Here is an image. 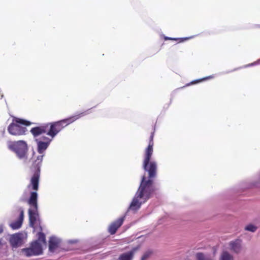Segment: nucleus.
<instances>
[{
	"label": "nucleus",
	"mask_w": 260,
	"mask_h": 260,
	"mask_svg": "<svg viewBox=\"0 0 260 260\" xmlns=\"http://www.w3.org/2000/svg\"><path fill=\"white\" fill-rule=\"evenodd\" d=\"M157 118L155 123L153 125V131L151 133L148 146L145 149L142 168L145 172L148 173V176L145 174L142 175L141 178L140 185L157 192L159 189L158 185L154 183V179L157 176V165L155 161L152 160L151 158L153 151L154 142L153 139L156 128V124L158 120Z\"/></svg>",
	"instance_id": "nucleus-1"
},
{
	"label": "nucleus",
	"mask_w": 260,
	"mask_h": 260,
	"mask_svg": "<svg viewBox=\"0 0 260 260\" xmlns=\"http://www.w3.org/2000/svg\"><path fill=\"white\" fill-rule=\"evenodd\" d=\"M156 191L139 185L125 213L109 225L108 232L110 234L113 235L116 233L118 229L123 224L128 212L133 211L136 213L138 211L142 206L156 196Z\"/></svg>",
	"instance_id": "nucleus-2"
},
{
	"label": "nucleus",
	"mask_w": 260,
	"mask_h": 260,
	"mask_svg": "<svg viewBox=\"0 0 260 260\" xmlns=\"http://www.w3.org/2000/svg\"><path fill=\"white\" fill-rule=\"evenodd\" d=\"M39 232L37 234L38 239L32 242L30 247L22 249V252L27 256L39 255L43 253L42 245L46 244V237L42 232L43 229L41 226H39Z\"/></svg>",
	"instance_id": "nucleus-3"
},
{
	"label": "nucleus",
	"mask_w": 260,
	"mask_h": 260,
	"mask_svg": "<svg viewBox=\"0 0 260 260\" xmlns=\"http://www.w3.org/2000/svg\"><path fill=\"white\" fill-rule=\"evenodd\" d=\"M27 203L29 206V208L28 211L29 226L35 229V224L37 220L39 219V216L38 205V193H37V191L35 190V191L30 192Z\"/></svg>",
	"instance_id": "nucleus-4"
},
{
	"label": "nucleus",
	"mask_w": 260,
	"mask_h": 260,
	"mask_svg": "<svg viewBox=\"0 0 260 260\" xmlns=\"http://www.w3.org/2000/svg\"><path fill=\"white\" fill-rule=\"evenodd\" d=\"M35 123L28 120L13 117L12 123L8 127V131L10 134L13 136H21L25 134L26 128L20 126V124L29 126Z\"/></svg>",
	"instance_id": "nucleus-5"
},
{
	"label": "nucleus",
	"mask_w": 260,
	"mask_h": 260,
	"mask_svg": "<svg viewBox=\"0 0 260 260\" xmlns=\"http://www.w3.org/2000/svg\"><path fill=\"white\" fill-rule=\"evenodd\" d=\"M43 155L38 156L30 168L32 176L30 179V183L27 186V188H29L31 187V189L35 191H37L39 189L40 166L43 160Z\"/></svg>",
	"instance_id": "nucleus-6"
},
{
	"label": "nucleus",
	"mask_w": 260,
	"mask_h": 260,
	"mask_svg": "<svg viewBox=\"0 0 260 260\" xmlns=\"http://www.w3.org/2000/svg\"><path fill=\"white\" fill-rule=\"evenodd\" d=\"M8 148L15 152L20 159H27L28 146L25 141L19 140L17 141H9L8 143Z\"/></svg>",
	"instance_id": "nucleus-7"
},
{
	"label": "nucleus",
	"mask_w": 260,
	"mask_h": 260,
	"mask_svg": "<svg viewBox=\"0 0 260 260\" xmlns=\"http://www.w3.org/2000/svg\"><path fill=\"white\" fill-rule=\"evenodd\" d=\"M74 121L72 117L64 119L56 122L47 123L48 126L47 135L53 138L64 127Z\"/></svg>",
	"instance_id": "nucleus-8"
},
{
	"label": "nucleus",
	"mask_w": 260,
	"mask_h": 260,
	"mask_svg": "<svg viewBox=\"0 0 260 260\" xmlns=\"http://www.w3.org/2000/svg\"><path fill=\"white\" fill-rule=\"evenodd\" d=\"M243 240L240 238L234 239L229 243V249L231 252L239 254L243 249Z\"/></svg>",
	"instance_id": "nucleus-9"
},
{
	"label": "nucleus",
	"mask_w": 260,
	"mask_h": 260,
	"mask_svg": "<svg viewBox=\"0 0 260 260\" xmlns=\"http://www.w3.org/2000/svg\"><path fill=\"white\" fill-rule=\"evenodd\" d=\"M140 248V245L132 247L130 250L120 254L117 260H133L135 252Z\"/></svg>",
	"instance_id": "nucleus-10"
},
{
	"label": "nucleus",
	"mask_w": 260,
	"mask_h": 260,
	"mask_svg": "<svg viewBox=\"0 0 260 260\" xmlns=\"http://www.w3.org/2000/svg\"><path fill=\"white\" fill-rule=\"evenodd\" d=\"M47 128L48 126L46 125V123H44L31 128L30 132L34 138H37L44 134H46L47 135Z\"/></svg>",
	"instance_id": "nucleus-11"
},
{
	"label": "nucleus",
	"mask_w": 260,
	"mask_h": 260,
	"mask_svg": "<svg viewBox=\"0 0 260 260\" xmlns=\"http://www.w3.org/2000/svg\"><path fill=\"white\" fill-rule=\"evenodd\" d=\"M12 247L17 248L23 243L22 235L21 233H16L11 236L9 240Z\"/></svg>",
	"instance_id": "nucleus-12"
},
{
	"label": "nucleus",
	"mask_w": 260,
	"mask_h": 260,
	"mask_svg": "<svg viewBox=\"0 0 260 260\" xmlns=\"http://www.w3.org/2000/svg\"><path fill=\"white\" fill-rule=\"evenodd\" d=\"M107 238H102L96 242V243L90 247L88 249H85L82 246V253L84 252L92 251L93 250L104 247L106 245Z\"/></svg>",
	"instance_id": "nucleus-13"
},
{
	"label": "nucleus",
	"mask_w": 260,
	"mask_h": 260,
	"mask_svg": "<svg viewBox=\"0 0 260 260\" xmlns=\"http://www.w3.org/2000/svg\"><path fill=\"white\" fill-rule=\"evenodd\" d=\"M18 211L20 212L18 219L10 224V226L14 230L18 229L21 226L24 219L23 209L22 208H19Z\"/></svg>",
	"instance_id": "nucleus-14"
},
{
	"label": "nucleus",
	"mask_w": 260,
	"mask_h": 260,
	"mask_svg": "<svg viewBox=\"0 0 260 260\" xmlns=\"http://www.w3.org/2000/svg\"><path fill=\"white\" fill-rule=\"evenodd\" d=\"M44 140L46 141H37V146H38V152L42 154L44 151L48 148L51 140H49L47 137H44Z\"/></svg>",
	"instance_id": "nucleus-15"
},
{
	"label": "nucleus",
	"mask_w": 260,
	"mask_h": 260,
	"mask_svg": "<svg viewBox=\"0 0 260 260\" xmlns=\"http://www.w3.org/2000/svg\"><path fill=\"white\" fill-rule=\"evenodd\" d=\"M60 243L59 239L55 237H50L49 240V250L52 252H54L59 247Z\"/></svg>",
	"instance_id": "nucleus-16"
},
{
	"label": "nucleus",
	"mask_w": 260,
	"mask_h": 260,
	"mask_svg": "<svg viewBox=\"0 0 260 260\" xmlns=\"http://www.w3.org/2000/svg\"><path fill=\"white\" fill-rule=\"evenodd\" d=\"M219 260H234V256L229 251L223 250L220 253Z\"/></svg>",
	"instance_id": "nucleus-17"
},
{
	"label": "nucleus",
	"mask_w": 260,
	"mask_h": 260,
	"mask_svg": "<svg viewBox=\"0 0 260 260\" xmlns=\"http://www.w3.org/2000/svg\"><path fill=\"white\" fill-rule=\"evenodd\" d=\"M194 256L196 260H213L210 257L207 256L202 252H197Z\"/></svg>",
	"instance_id": "nucleus-18"
},
{
	"label": "nucleus",
	"mask_w": 260,
	"mask_h": 260,
	"mask_svg": "<svg viewBox=\"0 0 260 260\" xmlns=\"http://www.w3.org/2000/svg\"><path fill=\"white\" fill-rule=\"evenodd\" d=\"M258 229V227L253 223H250L246 224L244 227V230L251 233H254Z\"/></svg>",
	"instance_id": "nucleus-19"
},
{
	"label": "nucleus",
	"mask_w": 260,
	"mask_h": 260,
	"mask_svg": "<svg viewBox=\"0 0 260 260\" xmlns=\"http://www.w3.org/2000/svg\"><path fill=\"white\" fill-rule=\"evenodd\" d=\"M153 254V251L151 249H148L143 253L140 260H147L151 257Z\"/></svg>",
	"instance_id": "nucleus-20"
},
{
	"label": "nucleus",
	"mask_w": 260,
	"mask_h": 260,
	"mask_svg": "<svg viewBox=\"0 0 260 260\" xmlns=\"http://www.w3.org/2000/svg\"><path fill=\"white\" fill-rule=\"evenodd\" d=\"M188 38H170V37H165V40H179V42H182L185 40H187Z\"/></svg>",
	"instance_id": "nucleus-21"
},
{
	"label": "nucleus",
	"mask_w": 260,
	"mask_h": 260,
	"mask_svg": "<svg viewBox=\"0 0 260 260\" xmlns=\"http://www.w3.org/2000/svg\"><path fill=\"white\" fill-rule=\"evenodd\" d=\"M212 78V77H211V76L203 78V79H199V80H195V81L192 82L191 83L192 84L197 83H198L199 82L203 81H204L205 80L209 79H210V78Z\"/></svg>",
	"instance_id": "nucleus-22"
},
{
	"label": "nucleus",
	"mask_w": 260,
	"mask_h": 260,
	"mask_svg": "<svg viewBox=\"0 0 260 260\" xmlns=\"http://www.w3.org/2000/svg\"><path fill=\"white\" fill-rule=\"evenodd\" d=\"M3 227L2 226H0V234H1L2 233H3Z\"/></svg>",
	"instance_id": "nucleus-23"
}]
</instances>
